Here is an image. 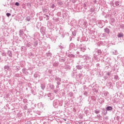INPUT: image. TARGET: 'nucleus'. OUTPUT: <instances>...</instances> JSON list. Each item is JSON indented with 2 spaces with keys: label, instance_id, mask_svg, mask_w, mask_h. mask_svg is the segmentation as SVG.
<instances>
[{
  "label": "nucleus",
  "instance_id": "f257e3e1",
  "mask_svg": "<svg viewBox=\"0 0 124 124\" xmlns=\"http://www.w3.org/2000/svg\"><path fill=\"white\" fill-rule=\"evenodd\" d=\"M102 52L100 49H95V50L93 52V59L95 60V61H98V57L97 56H99V55H101Z\"/></svg>",
  "mask_w": 124,
  "mask_h": 124
},
{
  "label": "nucleus",
  "instance_id": "f03ea898",
  "mask_svg": "<svg viewBox=\"0 0 124 124\" xmlns=\"http://www.w3.org/2000/svg\"><path fill=\"white\" fill-rule=\"evenodd\" d=\"M59 106H62V101H60L59 100H54L53 102V106L54 108H58Z\"/></svg>",
  "mask_w": 124,
  "mask_h": 124
},
{
  "label": "nucleus",
  "instance_id": "7ed1b4c3",
  "mask_svg": "<svg viewBox=\"0 0 124 124\" xmlns=\"http://www.w3.org/2000/svg\"><path fill=\"white\" fill-rule=\"evenodd\" d=\"M83 58L85 60V62H93V60L92 58L89 56L88 55H84Z\"/></svg>",
  "mask_w": 124,
  "mask_h": 124
},
{
  "label": "nucleus",
  "instance_id": "20e7f679",
  "mask_svg": "<svg viewBox=\"0 0 124 124\" xmlns=\"http://www.w3.org/2000/svg\"><path fill=\"white\" fill-rule=\"evenodd\" d=\"M55 82L57 83V85H59L61 84V78H59V77H56L55 78Z\"/></svg>",
  "mask_w": 124,
  "mask_h": 124
},
{
  "label": "nucleus",
  "instance_id": "39448f33",
  "mask_svg": "<svg viewBox=\"0 0 124 124\" xmlns=\"http://www.w3.org/2000/svg\"><path fill=\"white\" fill-rule=\"evenodd\" d=\"M4 69L5 71H10L11 70V68H10V66L9 65H5Z\"/></svg>",
  "mask_w": 124,
  "mask_h": 124
},
{
  "label": "nucleus",
  "instance_id": "423d86ee",
  "mask_svg": "<svg viewBox=\"0 0 124 124\" xmlns=\"http://www.w3.org/2000/svg\"><path fill=\"white\" fill-rule=\"evenodd\" d=\"M66 61V59L64 57H61L59 59V61L60 62H65Z\"/></svg>",
  "mask_w": 124,
  "mask_h": 124
},
{
  "label": "nucleus",
  "instance_id": "0eeeda50",
  "mask_svg": "<svg viewBox=\"0 0 124 124\" xmlns=\"http://www.w3.org/2000/svg\"><path fill=\"white\" fill-rule=\"evenodd\" d=\"M7 54L8 55L10 58H12L13 55H12V51H11V50H8L7 52Z\"/></svg>",
  "mask_w": 124,
  "mask_h": 124
},
{
  "label": "nucleus",
  "instance_id": "6e6552de",
  "mask_svg": "<svg viewBox=\"0 0 124 124\" xmlns=\"http://www.w3.org/2000/svg\"><path fill=\"white\" fill-rule=\"evenodd\" d=\"M117 37H118V38H121V37H124V33L122 32L118 33L117 34Z\"/></svg>",
  "mask_w": 124,
  "mask_h": 124
},
{
  "label": "nucleus",
  "instance_id": "1a4fd4ad",
  "mask_svg": "<svg viewBox=\"0 0 124 124\" xmlns=\"http://www.w3.org/2000/svg\"><path fill=\"white\" fill-rule=\"evenodd\" d=\"M104 31L108 34H109L110 33V29L108 28H105L104 29Z\"/></svg>",
  "mask_w": 124,
  "mask_h": 124
},
{
  "label": "nucleus",
  "instance_id": "9d476101",
  "mask_svg": "<svg viewBox=\"0 0 124 124\" xmlns=\"http://www.w3.org/2000/svg\"><path fill=\"white\" fill-rule=\"evenodd\" d=\"M26 46L27 48H31V43L29 42L26 44Z\"/></svg>",
  "mask_w": 124,
  "mask_h": 124
},
{
  "label": "nucleus",
  "instance_id": "9b49d317",
  "mask_svg": "<svg viewBox=\"0 0 124 124\" xmlns=\"http://www.w3.org/2000/svg\"><path fill=\"white\" fill-rule=\"evenodd\" d=\"M74 46H75L74 44L71 43L69 46L70 50H72L73 49V48L74 47Z\"/></svg>",
  "mask_w": 124,
  "mask_h": 124
},
{
  "label": "nucleus",
  "instance_id": "f8f14e48",
  "mask_svg": "<svg viewBox=\"0 0 124 124\" xmlns=\"http://www.w3.org/2000/svg\"><path fill=\"white\" fill-rule=\"evenodd\" d=\"M46 56L47 59H50V58H52V53L51 52L46 53Z\"/></svg>",
  "mask_w": 124,
  "mask_h": 124
},
{
  "label": "nucleus",
  "instance_id": "ddd939ff",
  "mask_svg": "<svg viewBox=\"0 0 124 124\" xmlns=\"http://www.w3.org/2000/svg\"><path fill=\"white\" fill-rule=\"evenodd\" d=\"M64 68L67 70H68V69H70V68H71V67H70V65H66L64 66Z\"/></svg>",
  "mask_w": 124,
  "mask_h": 124
},
{
  "label": "nucleus",
  "instance_id": "4468645a",
  "mask_svg": "<svg viewBox=\"0 0 124 124\" xmlns=\"http://www.w3.org/2000/svg\"><path fill=\"white\" fill-rule=\"evenodd\" d=\"M38 108H43V104L41 102L38 104Z\"/></svg>",
  "mask_w": 124,
  "mask_h": 124
},
{
  "label": "nucleus",
  "instance_id": "2eb2a0df",
  "mask_svg": "<svg viewBox=\"0 0 124 124\" xmlns=\"http://www.w3.org/2000/svg\"><path fill=\"white\" fill-rule=\"evenodd\" d=\"M76 68H77L78 70H81V69L83 68V67L80 65H78L76 66Z\"/></svg>",
  "mask_w": 124,
  "mask_h": 124
},
{
  "label": "nucleus",
  "instance_id": "dca6fc26",
  "mask_svg": "<svg viewBox=\"0 0 124 124\" xmlns=\"http://www.w3.org/2000/svg\"><path fill=\"white\" fill-rule=\"evenodd\" d=\"M106 109L107 111H112V110L113 109V108H112V107L108 106L107 107Z\"/></svg>",
  "mask_w": 124,
  "mask_h": 124
},
{
  "label": "nucleus",
  "instance_id": "f3484780",
  "mask_svg": "<svg viewBox=\"0 0 124 124\" xmlns=\"http://www.w3.org/2000/svg\"><path fill=\"white\" fill-rule=\"evenodd\" d=\"M79 49L80 51H82V52H85V51L87 50L86 47H80Z\"/></svg>",
  "mask_w": 124,
  "mask_h": 124
},
{
  "label": "nucleus",
  "instance_id": "a211bd4d",
  "mask_svg": "<svg viewBox=\"0 0 124 124\" xmlns=\"http://www.w3.org/2000/svg\"><path fill=\"white\" fill-rule=\"evenodd\" d=\"M68 58H75V55L73 54H69L68 55Z\"/></svg>",
  "mask_w": 124,
  "mask_h": 124
},
{
  "label": "nucleus",
  "instance_id": "6ab92c4d",
  "mask_svg": "<svg viewBox=\"0 0 124 124\" xmlns=\"http://www.w3.org/2000/svg\"><path fill=\"white\" fill-rule=\"evenodd\" d=\"M111 53L113 55H118V51L117 50H113Z\"/></svg>",
  "mask_w": 124,
  "mask_h": 124
},
{
  "label": "nucleus",
  "instance_id": "aec40b11",
  "mask_svg": "<svg viewBox=\"0 0 124 124\" xmlns=\"http://www.w3.org/2000/svg\"><path fill=\"white\" fill-rule=\"evenodd\" d=\"M110 20L111 23H115V21H116L115 18H114L113 17L110 18Z\"/></svg>",
  "mask_w": 124,
  "mask_h": 124
},
{
  "label": "nucleus",
  "instance_id": "412c9836",
  "mask_svg": "<svg viewBox=\"0 0 124 124\" xmlns=\"http://www.w3.org/2000/svg\"><path fill=\"white\" fill-rule=\"evenodd\" d=\"M59 65V62H55L54 63H53V66L57 67Z\"/></svg>",
  "mask_w": 124,
  "mask_h": 124
},
{
  "label": "nucleus",
  "instance_id": "4be33fe9",
  "mask_svg": "<svg viewBox=\"0 0 124 124\" xmlns=\"http://www.w3.org/2000/svg\"><path fill=\"white\" fill-rule=\"evenodd\" d=\"M115 4L116 6H119L120 5V2L119 1H115Z\"/></svg>",
  "mask_w": 124,
  "mask_h": 124
},
{
  "label": "nucleus",
  "instance_id": "5701e85b",
  "mask_svg": "<svg viewBox=\"0 0 124 124\" xmlns=\"http://www.w3.org/2000/svg\"><path fill=\"white\" fill-rule=\"evenodd\" d=\"M33 44H34V47H36V46L38 45V43L37 42V41H35L33 42Z\"/></svg>",
  "mask_w": 124,
  "mask_h": 124
},
{
  "label": "nucleus",
  "instance_id": "b1692460",
  "mask_svg": "<svg viewBox=\"0 0 124 124\" xmlns=\"http://www.w3.org/2000/svg\"><path fill=\"white\" fill-rule=\"evenodd\" d=\"M47 8L44 7V8H43V12H45V13H47Z\"/></svg>",
  "mask_w": 124,
  "mask_h": 124
},
{
  "label": "nucleus",
  "instance_id": "393cba45",
  "mask_svg": "<svg viewBox=\"0 0 124 124\" xmlns=\"http://www.w3.org/2000/svg\"><path fill=\"white\" fill-rule=\"evenodd\" d=\"M95 9H93V8H91L90 10V12L93 13V12H94Z\"/></svg>",
  "mask_w": 124,
  "mask_h": 124
},
{
  "label": "nucleus",
  "instance_id": "a878e982",
  "mask_svg": "<svg viewBox=\"0 0 124 124\" xmlns=\"http://www.w3.org/2000/svg\"><path fill=\"white\" fill-rule=\"evenodd\" d=\"M41 88L42 90H44V89H45V85L44 84H41Z\"/></svg>",
  "mask_w": 124,
  "mask_h": 124
},
{
  "label": "nucleus",
  "instance_id": "bb28decb",
  "mask_svg": "<svg viewBox=\"0 0 124 124\" xmlns=\"http://www.w3.org/2000/svg\"><path fill=\"white\" fill-rule=\"evenodd\" d=\"M24 34V32H23L22 30H20L19 31V35H23Z\"/></svg>",
  "mask_w": 124,
  "mask_h": 124
},
{
  "label": "nucleus",
  "instance_id": "cd10ccee",
  "mask_svg": "<svg viewBox=\"0 0 124 124\" xmlns=\"http://www.w3.org/2000/svg\"><path fill=\"white\" fill-rule=\"evenodd\" d=\"M62 4H63V3L62 2V1H60L58 2V5L61 6V5H62Z\"/></svg>",
  "mask_w": 124,
  "mask_h": 124
},
{
  "label": "nucleus",
  "instance_id": "c85d7f7f",
  "mask_svg": "<svg viewBox=\"0 0 124 124\" xmlns=\"http://www.w3.org/2000/svg\"><path fill=\"white\" fill-rule=\"evenodd\" d=\"M114 79L115 80H119V76L117 75L114 76Z\"/></svg>",
  "mask_w": 124,
  "mask_h": 124
},
{
  "label": "nucleus",
  "instance_id": "c756f323",
  "mask_svg": "<svg viewBox=\"0 0 124 124\" xmlns=\"http://www.w3.org/2000/svg\"><path fill=\"white\" fill-rule=\"evenodd\" d=\"M26 20L28 21V22H30V21H31V17L30 16H28L26 18Z\"/></svg>",
  "mask_w": 124,
  "mask_h": 124
},
{
  "label": "nucleus",
  "instance_id": "7c9ffc66",
  "mask_svg": "<svg viewBox=\"0 0 124 124\" xmlns=\"http://www.w3.org/2000/svg\"><path fill=\"white\" fill-rule=\"evenodd\" d=\"M20 69H21V67H20V66H16V70L19 71Z\"/></svg>",
  "mask_w": 124,
  "mask_h": 124
},
{
  "label": "nucleus",
  "instance_id": "2f4dec72",
  "mask_svg": "<svg viewBox=\"0 0 124 124\" xmlns=\"http://www.w3.org/2000/svg\"><path fill=\"white\" fill-rule=\"evenodd\" d=\"M15 5H16V6H19V5H20V4L19 3V2H16L15 3Z\"/></svg>",
  "mask_w": 124,
  "mask_h": 124
},
{
  "label": "nucleus",
  "instance_id": "473e14b6",
  "mask_svg": "<svg viewBox=\"0 0 124 124\" xmlns=\"http://www.w3.org/2000/svg\"><path fill=\"white\" fill-rule=\"evenodd\" d=\"M86 25H87V23H86V22L85 21H83V26L84 27V28H86V27H87Z\"/></svg>",
  "mask_w": 124,
  "mask_h": 124
},
{
  "label": "nucleus",
  "instance_id": "72a5a7b5",
  "mask_svg": "<svg viewBox=\"0 0 124 124\" xmlns=\"http://www.w3.org/2000/svg\"><path fill=\"white\" fill-rule=\"evenodd\" d=\"M6 16H7V17H9L10 16H11V14H10L9 13H7L6 14Z\"/></svg>",
  "mask_w": 124,
  "mask_h": 124
},
{
  "label": "nucleus",
  "instance_id": "f704fd0d",
  "mask_svg": "<svg viewBox=\"0 0 124 124\" xmlns=\"http://www.w3.org/2000/svg\"><path fill=\"white\" fill-rule=\"evenodd\" d=\"M72 34L74 36H75L76 35V32L75 31H74L72 32Z\"/></svg>",
  "mask_w": 124,
  "mask_h": 124
},
{
  "label": "nucleus",
  "instance_id": "c9c22d12",
  "mask_svg": "<svg viewBox=\"0 0 124 124\" xmlns=\"http://www.w3.org/2000/svg\"><path fill=\"white\" fill-rule=\"evenodd\" d=\"M69 95H70V96L71 97H72V96H73V93H69Z\"/></svg>",
  "mask_w": 124,
  "mask_h": 124
},
{
  "label": "nucleus",
  "instance_id": "e433bc0d",
  "mask_svg": "<svg viewBox=\"0 0 124 124\" xmlns=\"http://www.w3.org/2000/svg\"><path fill=\"white\" fill-rule=\"evenodd\" d=\"M84 95H86V96H88V92H84Z\"/></svg>",
  "mask_w": 124,
  "mask_h": 124
},
{
  "label": "nucleus",
  "instance_id": "4c0bfd02",
  "mask_svg": "<svg viewBox=\"0 0 124 124\" xmlns=\"http://www.w3.org/2000/svg\"><path fill=\"white\" fill-rule=\"evenodd\" d=\"M108 93H108V92H105L104 94L105 96H107V95H108Z\"/></svg>",
  "mask_w": 124,
  "mask_h": 124
},
{
  "label": "nucleus",
  "instance_id": "58836bf2",
  "mask_svg": "<svg viewBox=\"0 0 124 124\" xmlns=\"http://www.w3.org/2000/svg\"><path fill=\"white\" fill-rule=\"evenodd\" d=\"M95 114H99L100 111L99 110H95Z\"/></svg>",
  "mask_w": 124,
  "mask_h": 124
},
{
  "label": "nucleus",
  "instance_id": "ea45409f",
  "mask_svg": "<svg viewBox=\"0 0 124 124\" xmlns=\"http://www.w3.org/2000/svg\"><path fill=\"white\" fill-rule=\"evenodd\" d=\"M21 51H24V50H25V46H22L21 47Z\"/></svg>",
  "mask_w": 124,
  "mask_h": 124
},
{
  "label": "nucleus",
  "instance_id": "a19ab883",
  "mask_svg": "<svg viewBox=\"0 0 124 124\" xmlns=\"http://www.w3.org/2000/svg\"><path fill=\"white\" fill-rule=\"evenodd\" d=\"M22 72H23V73H26V69L23 68V69H22Z\"/></svg>",
  "mask_w": 124,
  "mask_h": 124
},
{
  "label": "nucleus",
  "instance_id": "79ce46f5",
  "mask_svg": "<svg viewBox=\"0 0 124 124\" xmlns=\"http://www.w3.org/2000/svg\"><path fill=\"white\" fill-rule=\"evenodd\" d=\"M51 8H54V7H55V5L54 4H52L50 6Z\"/></svg>",
  "mask_w": 124,
  "mask_h": 124
},
{
  "label": "nucleus",
  "instance_id": "37998d69",
  "mask_svg": "<svg viewBox=\"0 0 124 124\" xmlns=\"http://www.w3.org/2000/svg\"><path fill=\"white\" fill-rule=\"evenodd\" d=\"M32 93L33 94V95H35V94H36V93H34V91H32Z\"/></svg>",
  "mask_w": 124,
  "mask_h": 124
},
{
  "label": "nucleus",
  "instance_id": "c03bdc74",
  "mask_svg": "<svg viewBox=\"0 0 124 124\" xmlns=\"http://www.w3.org/2000/svg\"><path fill=\"white\" fill-rule=\"evenodd\" d=\"M62 46H59V49H60L61 50H62Z\"/></svg>",
  "mask_w": 124,
  "mask_h": 124
},
{
  "label": "nucleus",
  "instance_id": "a18cd8bd",
  "mask_svg": "<svg viewBox=\"0 0 124 124\" xmlns=\"http://www.w3.org/2000/svg\"><path fill=\"white\" fill-rule=\"evenodd\" d=\"M2 55H3V56H4L5 57L6 56V53H3Z\"/></svg>",
  "mask_w": 124,
  "mask_h": 124
},
{
  "label": "nucleus",
  "instance_id": "49530a36",
  "mask_svg": "<svg viewBox=\"0 0 124 124\" xmlns=\"http://www.w3.org/2000/svg\"><path fill=\"white\" fill-rule=\"evenodd\" d=\"M107 75L108 76H110V73L108 72L107 74Z\"/></svg>",
  "mask_w": 124,
  "mask_h": 124
},
{
  "label": "nucleus",
  "instance_id": "de8ad7c7",
  "mask_svg": "<svg viewBox=\"0 0 124 124\" xmlns=\"http://www.w3.org/2000/svg\"><path fill=\"white\" fill-rule=\"evenodd\" d=\"M104 78L105 80H106V79H107V77L104 76Z\"/></svg>",
  "mask_w": 124,
  "mask_h": 124
},
{
  "label": "nucleus",
  "instance_id": "09e8293b",
  "mask_svg": "<svg viewBox=\"0 0 124 124\" xmlns=\"http://www.w3.org/2000/svg\"><path fill=\"white\" fill-rule=\"evenodd\" d=\"M24 109H25V110H27V106H25L24 107Z\"/></svg>",
  "mask_w": 124,
  "mask_h": 124
},
{
  "label": "nucleus",
  "instance_id": "8fccbe9b",
  "mask_svg": "<svg viewBox=\"0 0 124 124\" xmlns=\"http://www.w3.org/2000/svg\"><path fill=\"white\" fill-rule=\"evenodd\" d=\"M27 124H31V122H28Z\"/></svg>",
  "mask_w": 124,
  "mask_h": 124
},
{
  "label": "nucleus",
  "instance_id": "3c124183",
  "mask_svg": "<svg viewBox=\"0 0 124 124\" xmlns=\"http://www.w3.org/2000/svg\"><path fill=\"white\" fill-rule=\"evenodd\" d=\"M84 7H87V4H84Z\"/></svg>",
  "mask_w": 124,
  "mask_h": 124
},
{
  "label": "nucleus",
  "instance_id": "603ef678",
  "mask_svg": "<svg viewBox=\"0 0 124 124\" xmlns=\"http://www.w3.org/2000/svg\"><path fill=\"white\" fill-rule=\"evenodd\" d=\"M96 66H99V63L96 64Z\"/></svg>",
  "mask_w": 124,
  "mask_h": 124
},
{
  "label": "nucleus",
  "instance_id": "864d4df0",
  "mask_svg": "<svg viewBox=\"0 0 124 124\" xmlns=\"http://www.w3.org/2000/svg\"><path fill=\"white\" fill-rule=\"evenodd\" d=\"M46 17L47 18H49V16L46 15Z\"/></svg>",
  "mask_w": 124,
  "mask_h": 124
},
{
  "label": "nucleus",
  "instance_id": "5fc2aeb1",
  "mask_svg": "<svg viewBox=\"0 0 124 124\" xmlns=\"http://www.w3.org/2000/svg\"><path fill=\"white\" fill-rule=\"evenodd\" d=\"M73 73H76V71H73Z\"/></svg>",
  "mask_w": 124,
  "mask_h": 124
},
{
  "label": "nucleus",
  "instance_id": "6e6d98bb",
  "mask_svg": "<svg viewBox=\"0 0 124 124\" xmlns=\"http://www.w3.org/2000/svg\"><path fill=\"white\" fill-rule=\"evenodd\" d=\"M111 4H112V6H114V3L112 2V3H111Z\"/></svg>",
  "mask_w": 124,
  "mask_h": 124
},
{
  "label": "nucleus",
  "instance_id": "4d7b16f0",
  "mask_svg": "<svg viewBox=\"0 0 124 124\" xmlns=\"http://www.w3.org/2000/svg\"><path fill=\"white\" fill-rule=\"evenodd\" d=\"M98 117H99V118H100V117H101V116L100 115H99V116H98Z\"/></svg>",
  "mask_w": 124,
  "mask_h": 124
},
{
  "label": "nucleus",
  "instance_id": "13d9d810",
  "mask_svg": "<svg viewBox=\"0 0 124 124\" xmlns=\"http://www.w3.org/2000/svg\"><path fill=\"white\" fill-rule=\"evenodd\" d=\"M79 52L78 51V52H77V54H79Z\"/></svg>",
  "mask_w": 124,
  "mask_h": 124
},
{
  "label": "nucleus",
  "instance_id": "bf43d9fd",
  "mask_svg": "<svg viewBox=\"0 0 124 124\" xmlns=\"http://www.w3.org/2000/svg\"><path fill=\"white\" fill-rule=\"evenodd\" d=\"M56 88H59V85H58V86H56Z\"/></svg>",
  "mask_w": 124,
  "mask_h": 124
},
{
  "label": "nucleus",
  "instance_id": "052dcab7",
  "mask_svg": "<svg viewBox=\"0 0 124 124\" xmlns=\"http://www.w3.org/2000/svg\"><path fill=\"white\" fill-rule=\"evenodd\" d=\"M64 121H66V119H64Z\"/></svg>",
  "mask_w": 124,
  "mask_h": 124
},
{
  "label": "nucleus",
  "instance_id": "680f3d73",
  "mask_svg": "<svg viewBox=\"0 0 124 124\" xmlns=\"http://www.w3.org/2000/svg\"><path fill=\"white\" fill-rule=\"evenodd\" d=\"M52 87L54 88V86L53 85H52Z\"/></svg>",
  "mask_w": 124,
  "mask_h": 124
},
{
  "label": "nucleus",
  "instance_id": "e2e57ef3",
  "mask_svg": "<svg viewBox=\"0 0 124 124\" xmlns=\"http://www.w3.org/2000/svg\"><path fill=\"white\" fill-rule=\"evenodd\" d=\"M40 1H42V0H40Z\"/></svg>",
  "mask_w": 124,
  "mask_h": 124
},
{
  "label": "nucleus",
  "instance_id": "0e129e2a",
  "mask_svg": "<svg viewBox=\"0 0 124 124\" xmlns=\"http://www.w3.org/2000/svg\"><path fill=\"white\" fill-rule=\"evenodd\" d=\"M47 20H49V18H47Z\"/></svg>",
  "mask_w": 124,
  "mask_h": 124
},
{
  "label": "nucleus",
  "instance_id": "69168bd1",
  "mask_svg": "<svg viewBox=\"0 0 124 124\" xmlns=\"http://www.w3.org/2000/svg\"><path fill=\"white\" fill-rule=\"evenodd\" d=\"M31 55H32V53H31Z\"/></svg>",
  "mask_w": 124,
  "mask_h": 124
}]
</instances>
